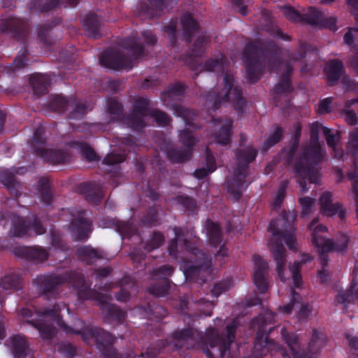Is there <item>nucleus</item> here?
<instances>
[{"label":"nucleus","instance_id":"f257e3e1","mask_svg":"<svg viewBox=\"0 0 358 358\" xmlns=\"http://www.w3.org/2000/svg\"><path fill=\"white\" fill-rule=\"evenodd\" d=\"M283 223V220L273 221L270 223L268 229L272 234V237L269 245L271 250H272L274 260L276 262V271L280 280L286 282L291 278L294 287H299L301 283V275L298 273L300 263L294 262L286 273H284L282 270L285 250L282 246L279 243L281 236L283 238L285 243L289 249L294 250L296 249V245L295 239L292 234V228H290L289 233L287 231L282 233V231L279 229L280 227L282 226Z\"/></svg>","mask_w":358,"mask_h":358},{"label":"nucleus","instance_id":"f03ea898","mask_svg":"<svg viewBox=\"0 0 358 358\" xmlns=\"http://www.w3.org/2000/svg\"><path fill=\"white\" fill-rule=\"evenodd\" d=\"M323 157V152L317 138L312 136L311 145L306 150L302 157L295 165V171L301 176L308 178L310 182L319 181V173L310 162L316 163Z\"/></svg>","mask_w":358,"mask_h":358},{"label":"nucleus","instance_id":"7ed1b4c3","mask_svg":"<svg viewBox=\"0 0 358 358\" xmlns=\"http://www.w3.org/2000/svg\"><path fill=\"white\" fill-rule=\"evenodd\" d=\"M308 227L311 231L312 242L317 248L319 252H327L333 250L343 252L347 248L349 239L346 235H341L336 243L333 244L329 240L326 239L323 235L327 229L320 224L317 219H314Z\"/></svg>","mask_w":358,"mask_h":358},{"label":"nucleus","instance_id":"20e7f679","mask_svg":"<svg viewBox=\"0 0 358 358\" xmlns=\"http://www.w3.org/2000/svg\"><path fill=\"white\" fill-rule=\"evenodd\" d=\"M273 318L274 315L272 313L266 312L264 317L261 316L257 320V325L259 329V332H258L253 350L254 358H260L267 355L270 350L277 348V345L274 342L270 341L267 336H264L260 332V331L264 330L266 324L271 322Z\"/></svg>","mask_w":358,"mask_h":358},{"label":"nucleus","instance_id":"39448f33","mask_svg":"<svg viewBox=\"0 0 358 358\" xmlns=\"http://www.w3.org/2000/svg\"><path fill=\"white\" fill-rule=\"evenodd\" d=\"M283 339L287 343L286 349H280L281 355L287 358H312V356L304 354L294 334H288L285 330L282 331Z\"/></svg>","mask_w":358,"mask_h":358},{"label":"nucleus","instance_id":"423d86ee","mask_svg":"<svg viewBox=\"0 0 358 358\" xmlns=\"http://www.w3.org/2000/svg\"><path fill=\"white\" fill-rule=\"evenodd\" d=\"M101 65L115 70L131 67V62L118 52H106L100 57Z\"/></svg>","mask_w":358,"mask_h":358},{"label":"nucleus","instance_id":"0eeeda50","mask_svg":"<svg viewBox=\"0 0 358 358\" xmlns=\"http://www.w3.org/2000/svg\"><path fill=\"white\" fill-rule=\"evenodd\" d=\"M303 20L311 24H319L327 27L331 30H335L336 29V19L334 17L331 16L329 17H326L324 13L313 8H310L303 14Z\"/></svg>","mask_w":358,"mask_h":358},{"label":"nucleus","instance_id":"6e6552de","mask_svg":"<svg viewBox=\"0 0 358 358\" xmlns=\"http://www.w3.org/2000/svg\"><path fill=\"white\" fill-rule=\"evenodd\" d=\"M180 138L187 147L184 150H172L169 152V155L170 158L176 162H182L187 159L191 156V149L193 145L196 142L195 138L193 137L192 134L188 131H182L180 134Z\"/></svg>","mask_w":358,"mask_h":358},{"label":"nucleus","instance_id":"1a4fd4ad","mask_svg":"<svg viewBox=\"0 0 358 358\" xmlns=\"http://www.w3.org/2000/svg\"><path fill=\"white\" fill-rule=\"evenodd\" d=\"M224 81L226 90L225 98L234 103L236 107L241 108L244 104V101L242 99L239 89L234 83L233 76L231 74H226L224 77Z\"/></svg>","mask_w":358,"mask_h":358},{"label":"nucleus","instance_id":"9d476101","mask_svg":"<svg viewBox=\"0 0 358 358\" xmlns=\"http://www.w3.org/2000/svg\"><path fill=\"white\" fill-rule=\"evenodd\" d=\"M255 273L254 282L261 292H264L268 289L267 282L264 277L263 271L267 268L266 264L258 256L253 257Z\"/></svg>","mask_w":358,"mask_h":358},{"label":"nucleus","instance_id":"9b49d317","mask_svg":"<svg viewBox=\"0 0 358 358\" xmlns=\"http://www.w3.org/2000/svg\"><path fill=\"white\" fill-rule=\"evenodd\" d=\"M331 194L326 192L320 198L321 208L323 213L328 216L339 215L343 217L341 207L338 203H332L331 202Z\"/></svg>","mask_w":358,"mask_h":358},{"label":"nucleus","instance_id":"f8f14e48","mask_svg":"<svg viewBox=\"0 0 358 358\" xmlns=\"http://www.w3.org/2000/svg\"><path fill=\"white\" fill-rule=\"evenodd\" d=\"M220 127L219 134L215 138L217 142L221 145H226L229 142L230 140V127L231 122L225 120L224 122L220 121L217 124Z\"/></svg>","mask_w":358,"mask_h":358},{"label":"nucleus","instance_id":"ddd939ff","mask_svg":"<svg viewBox=\"0 0 358 358\" xmlns=\"http://www.w3.org/2000/svg\"><path fill=\"white\" fill-rule=\"evenodd\" d=\"M10 349L15 357L22 356L26 349V342L21 336H15L10 339Z\"/></svg>","mask_w":358,"mask_h":358},{"label":"nucleus","instance_id":"4468645a","mask_svg":"<svg viewBox=\"0 0 358 358\" xmlns=\"http://www.w3.org/2000/svg\"><path fill=\"white\" fill-rule=\"evenodd\" d=\"M336 301L339 303H345L348 306L350 303L358 304V289L354 293L352 287L350 290H347L338 294Z\"/></svg>","mask_w":358,"mask_h":358},{"label":"nucleus","instance_id":"2eb2a0df","mask_svg":"<svg viewBox=\"0 0 358 358\" xmlns=\"http://www.w3.org/2000/svg\"><path fill=\"white\" fill-rule=\"evenodd\" d=\"M206 168H201L195 171L194 175L197 178L201 179L216 169L214 157L207 153L206 158Z\"/></svg>","mask_w":358,"mask_h":358},{"label":"nucleus","instance_id":"dca6fc26","mask_svg":"<svg viewBox=\"0 0 358 358\" xmlns=\"http://www.w3.org/2000/svg\"><path fill=\"white\" fill-rule=\"evenodd\" d=\"M342 70V63L338 60L330 62L326 66L325 71L330 81L338 78Z\"/></svg>","mask_w":358,"mask_h":358},{"label":"nucleus","instance_id":"f3484780","mask_svg":"<svg viewBox=\"0 0 358 358\" xmlns=\"http://www.w3.org/2000/svg\"><path fill=\"white\" fill-rule=\"evenodd\" d=\"M90 231V223L87 220H81L79 227L73 226V237L75 239H82L87 236Z\"/></svg>","mask_w":358,"mask_h":358},{"label":"nucleus","instance_id":"a211bd4d","mask_svg":"<svg viewBox=\"0 0 358 358\" xmlns=\"http://www.w3.org/2000/svg\"><path fill=\"white\" fill-rule=\"evenodd\" d=\"M65 306L64 304L59 306L57 305V308H54L53 310H45L43 315V317L46 320H50L55 322L59 327H62L64 329H67L66 327L64 325V324L60 321L59 318L58 313L61 311L62 308H64Z\"/></svg>","mask_w":358,"mask_h":358},{"label":"nucleus","instance_id":"6ab92c4d","mask_svg":"<svg viewBox=\"0 0 358 358\" xmlns=\"http://www.w3.org/2000/svg\"><path fill=\"white\" fill-rule=\"evenodd\" d=\"M78 253L80 256L85 258V260L87 259H93L96 257H100L98 252L90 246H84L80 248L78 250Z\"/></svg>","mask_w":358,"mask_h":358},{"label":"nucleus","instance_id":"aec40b11","mask_svg":"<svg viewBox=\"0 0 358 358\" xmlns=\"http://www.w3.org/2000/svg\"><path fill=\"white\" fill-rule=\"evenodd\" d=\"M60 152L59 151L52 149H45L42 153L41 156L48 160L53 162H59L62 160L59 157Z\"/></svg>","mask_w":358,"mask_h":358},{"label":"nucleus","instance_id":"412c9836","mask_svg":"<svg viewBox=\"0 0 358 358\" xmlns=\"http://www.w3.org/2000/svg\"><path fill=\"white\" fill-rule=\"evenodd\" d=\"M322 129L327 137L328 145L331 147H334L339 139L338 134L336 131L332 133L330 129L326 127H322Z\"/></svg>","mask_w":358,"mask_h":358},{"label":"nucleus","instance_id":"4be33fe9","mask_svg":"<svg viewBox=\"0 0 358 358\" xmlns=\"http://www.w3.org/2000/svg\"><path fill=\"white\" fill-rule=\"evenodd\" d=\"M218 343H220V341L218 338L217 332L215 329H211L206 336V345L210 348H214Z\"/></svg>","mask_w":358,"mask_h":358},{"label":"nucleus","instance_id":"5701e85b","mask_svg":"<svg viewBox=\"0 0 358 358\" xmlns=\"http://www.w3.org/2000/svg\"><path fill=\"white\" fill-rule=\"evenodd\" d=\"M46 78L43 75H34L31 77V85L33 88L36 90V89L43 88L46 85Z\"/></svg>","mask_w":358,"mask_h":358},{"label":"nucleus","instance_id":"b1692460","mask_svg":"<svg viewBox=\"0 0 358 358\" xmlns=\"http://www.w3.org/2000/svg\"><path fill=\"white\" fill-rule=\"evenodd\" d=\"M124 159V155H120L115 152H111L105 157L104 162L107 164L112 165L122 162Z\"/></svg>","mask_w":358,"mask_h":358},{"label":"nucleus","instance_id":"393cba45","mask_svg":"<svg viewBox=\"0 0 358 358\" xmlns=\"http://www.w3.org/2000/svg\"><path fill=\"white\" fill-rule=\"evenodd\" d=\"M181 23L183 27L187 30L194 29L196 27V23L189 13H187L183 16L181 20Z\"/></svg>","mask_w":358,"mask_h":358},{"label":"nucleus","instance_id":"a878e982","mask_svg":"<svg viewBox=\"0 0 358 358\" xmlns=\"http://www.w3.org/2000/svg\"><path fill=\"white\" fill-rule=\"evenodd\" d=\"M31 255L32 258L38 261H43L48 257L47 252L44 249L38 247L31 249Z\"/></svg>","mask_w":358,"mask_h":358},{"label":"nucleus","instance_id":"bb28decb","mask_svg":"<svg viewBox=\"0 0 358 358\" xmlns=\"http://www.w3.org/2000/svg\"><path fill=\"white\" fill-rule=\"evenodd\" d=\"M38 329L43 339L49 338L55 332L54 329L46 324H39Z\"/></svg>","mask_w":358,"mask_h":358},{"label":"nucleus","instance_id":"cd10ccee","mask_svg":"<svg viewBox=\"0 0 358 358\" xmlns=\"http://www.w3.org/2000/svg\"><path fill=\"white\" fill-rule=\"evenodd\" d=\"M174 113L176 115L182 117L185 122H188L189 119L194 115V113L180 106L175 108Z\"/></svg>","mask_w":358,"mask_h":358},{"label":"nucleus","instance_id":"c85d7f7f","mask_svg":"<svg viewBox=\"0 0 358 358\" xmlns=\"http://www.w3.org/2000/svg\"><path fill=\"white\" fill-rule=\"evenodd\" d=\"M282 11L285 17L289 20L298 21L301 19V17L297 12L290 7L282 8Z\"/></svg>","mask_w":358,"mask_h":358},{"label":"nucleus","instance_id":"c756f323","mask_svg":"<svg viewBox=\"0 0 358 358\" xmlns=\"http://www.w3.org/2000/svg\"><path fill=\"white\" fill-rule=\"evenodd\" d=\"M299 201L302 206L303 213H307L314 203L313 199L309 197H301Z\"/></svg>","mask_w":358,"mask_h":358},{"label":"nucleus","instance_id":"7c9ffc66","mask_svg":"<svg viewBox=\"0 0 358 358\" xmlns=\"http://www.w3.org/2000/svg\"><path fill=\"white\" fill-rule=\"evenodd\" d=\"M70 104H71V103H69L66 99L61 96H57L54 100L52 107L55 109H59L65 107L66 105L69 106Z\"/></svg>","mask_w":358,"mask_h":358},{"label":"nucleus","instance_id":"2f4dec72","mask_svg":"<svg viewBox=\"0 0 358 358\" xmlns=\"http://www.w3.org/2000/svg\"><path fill=\"white\" fill-rule=\"evenodd\" d=\"M155 120L161 124H166L169 122V119L168 116L163 112L156 111L154 113Z\"/></svg>","mask_w":358,"mask_h":358},{"label":"nucleus","instance_id":"473e14b6","mask_svg":"<svg viewBox=\"0 0 358 358\" xmlns=\"http://www.w3.org/2000/svg\"><path fill=\"white\" fill-rule=\"evenodd\" d=\"M176 238L175 242H173L169 248V252L173 255L175 252V245L176 247L178 245L182 246L184 244V240L182 239V236L176 232Z\"/></svg>","mask_w":358,"mask_h":358},{"label":"nucleus","instance_id":"72a5a7b5","mask_svg":"<svg viewBox=\"0 0 358 358\" xmlns=\"http://www.w3.org/2000/svg\"><path fill=\"white\" fill-rule=\"evenodd\" d=\"M332 100L330 98L323 100L320 105L319 110L320 113H327L331 109Z\"/></svg>","mask_w":358,"mask_h":358},{"label":"nucleus","instance_id":"f704fd0d","mask_svg":"<svg viewBox=\"0 0 358 358\" xmlns=\"http://www.w3.org/2000/svg\"><path fill=\"white\" fill-rule=\"evenodd\" d=\"M282 136V130L279 128H278L273 134L268 138V142L270 145H274L275 143H278Z\"/></svg>","mask_w":358,"mask_h":358},{"label":"nucleus","instance_id":"c9c22d12","mask_svg":"<svg viewBox=\"0 0 358 358\" xmlns=\"http://www.w3.org/2000/svg\"><path fill=\"white\" fill-rule=\"evenodd\" d=\"M355 34H358V29H351L344 36V41L346 43L350 44L352 43V36Z\"/></svg>","mask_w":358,"mask_h":358},{"label":"nucleus","instance_id":"e433bc0d","mask_svg":"<svg viewBox=\"0 0 358 358\" xmlns=\"http://www.w3.org/2000/svg\"><path fill=\"white\" fill-rule=\"evenodd\" d=\"M256 157V152L252 149L248 150V154L245 157H240L241 159H243L245 161V165L248 164L252 160H253Z\"/></svg>","mask_w":358,"mask_h":358},{"label":"nucleus","instance_id":"4c0bfd02","mask_svg":"<svg viewBox=\"0 0 358 358\" xmlns=\"http://www.w3.org/2000/svg\"><path fill=\"white\" fill-rule=\"evenodd\" d=\"M345 120L350 124H353L356 122L355 114L352 111H348L345 114Z\"/></svg>","mask_w":358,"mask_h":358},{"label":"nucleus","instance_id":"58836bf2","mask_svg":"<svg viewBox=\"0 0 358 358\" xmlns=\"http://www.w3.org/2000/svg\"><path fill=\"white\" fill-rule=\"evenodd\" d=\"M313 337L314 340L318 339V342H320V343H322L325 340L322 332L318 330H315L313 331Z\"/></svg>","mask_w":358,"mask_h":358},{"label":"nucleus","instance_id":"ea45409f","mask_svg":"<svg viewBox=\"0 0 358 358\" xmlns=\"http://www.w3.org/2000/svg\"><path fill=\"white\" fill-rule=\"evenodd\" d=\"M349 176L352 180L353 189H354L355 194L356 195V197L358 199V179L356 178H354L352 175H350Z\"/></svg>","mask_w":358,"mask_h":358},{"label":"nucleus","instance_id":"a19ab883","mask_svg":"<svg viewBox=\"0 0 358 358\" xmlns=\"http://www.w3.org/2000/svg\"><path fill=\"white\" fill-rule=\"evenodd\" d=\"M5 335L4 322L2 317L0 315V340L3 339Z\"/></svg>","mask_w":358,"mask_h":358},{"label":"nucleus","instance_id":"79ce46f5","mask_svg":"<svg viewBox=\"0 0 358 358\" xmlns=\"http://www.w3.org/2000/svg\"><path fill=\"white\" fill-rule=\"evenodd\" d=\"M208 70L216 71L220 69V63L217 61H212L209 64Z\"/></svg>","mask_w":358,"mask_h":358},{"label":"nucleus","instance_id":"37998d69","mask_svg":"<svg viewBox=\"0 0 358 358\" xmlns=\"http://www.w3.org/2000/svg\"><path fill=\"white\" fill-rule=\"evenodd\" d=\"M128 298H129V294H128L127 292H126L124 290H122L121 292V293L117 296V299L118 301H124L127 300Z\"/></svg>","mask_w":358,"mask_h":358},{"label":"nucleus","instance_id":"c03bdc74","mask_svg":"<svg viewBox=\"0 0 358 358\" xmlns=\"http://www.w3.org/2000/svg\"><path fill=\"white\" fill-rule=\"evenodd\" d=\"M147 105L148 102L144 99L139 101V106H138V108L141 110L140 113L144 114L143 111L145 110Z\"/></svg>","mask_w":358,"mask_h":358},{"label":"nucleus","instance_id":"a18cd8bd","mask_svg":"<svg viewBox=\"0 0 358 358\" xmlns=\"http://www.w3.org/2000/svg\"><path fill=\"white\" fill-rule=\"evenodd\" d=\"M311 313V307L307 305L306 306L303 307L301 310V313L303 316L307 317Z\"/></svg>","mask_w":358,"mask_h":358},{"label":"nucleus","instance_id":"49530a36","mask_svg":"<svg viewBox=\"0 0 358 358\" xmlns=\"http://www.w3.org/2000/svg\"><path fill=\"white\" fill-rule=\"evenodd\" d=\"M351 145L355 146V147L358 146V137H357L356 136H353V135L351 136V138L349 142L348 146L350 147Z\"/></svg>","mask_w":358,"mask_h":358},{"label":"nucleus","instance_id":"de8ad7c7","mask_svg":"<svg viewBox=\"0 0 358 358\" xmlns=\"http://www.w3.org/2000/svg\"><path fill=\"white\" fill-rule=\"evenodd\" d=\"M350 344L353 348H357L358 347V338L356 337H350L349 338Z\"/></svg>","mask_w":358,"mask_h":358},{"label":"nucleus","instance_id":"09e8293b","mask_svg":"<svg viewBox=\"0 0 358 358\" xmlns=\"http://www.w3.org/2000/svg\"><path fill=\"white\" fill-rule=\"evenodd\" d=\"M234 327H235L234 325L227 327L228 341L229 342L231 341V338L233 337V330H234Z\"/></svg>","mask_w":358,"mask_h":358},{"label":"nucleus","instance_id":"8fccbe9b","mask_svg":"<svg viewBox=\"0 0 358 358\" xmlns=\"http://www.w3.org/2000/svg\"><path fill=\"white\" fill-rule=\"evenodd\" d=\"M145 37L147 38L148 42L154 43L155 41V37L152 35L151 32H146L144 34Z\"/></svg>","mask_w":358,"mask_h":358},{"label":"nucleus","instance_id":"3c124183","mask_svg":"<svg viewBox=\"0 0 358 358\" xmlns=\"http://www.w3.org/2000/svg\"><path fill=\"white\" fill-rule=\"evenodd\" d=\"M294 303H290V304H288L287 306H285L283 308H282V312L284 313H289L291 312V310H292V306H294Z\"/></svg>","mask_w":358,"mask_h":358},{"label":"nucleus","instance_id":"603ef678","mask_svg":"<svg viewBox=\"0 0 358 358\" xmlns=\"http://www.w3.org/2000/svg\"><path fill=\"white\" fill-rule=\"evenodd\" d=\"M34 231L37 234H41L45 231L43 227L39 224H36L34 226Z\"/></svg>","mask_w":358,"mask_h":358},{"label":"nucleus","instance_id":"864d4df0","mask_svg":"<svg viewBox=\"0 0 358 358\" xmlns=\"http://www.w3.org/2000/svg\"><path fill=\"white\" fill-rule=\"evenodd\" d=\"M131 47H130V48H131V49H134V52H138V50L141 49V47H139V46L137 45L136 42V41H134V39H132V40H131Z\"/></svg>","mask_w":358,"mask_h":358},{"label":"nucleus","instance_id":"5fc2aeb1","mask_svg":"<svg viewBox=\"0 0 358 358\" xmlns=\"http://www.w3.org/2000/svg\"><path fill=\"white\" fill-rule=\"evenodd\" d=\"M348 3L358 10V0H348Z\"/></svg>","mask_w":358,"mask_h":358},{"label":"nucleus","instance_id":"6e6d98bb","mask_svg":"<svg viewBox=\"0 0 358 358\" xmlns=\"http://www.w3.org/2000/svg\"><path fill=\"white\" fill-rule=\"evenodd\" d=\"M318 278H320V280L322 282H325L326 281V274H325V272L324 271L320 272L319 274H318Z\"/></svg>","mask_w":358,"mask_h":358},{"label":"nucleus","instance_id":"4d7b16f0","mask_svg":"<svg viewBox=\"0 0 358 358\" xmlns=\"http://www.w3.org/2000/svg\"><path fill=\"white\" fill-rule=\"evenodd\" d=\"M155 240L159 243H161L163 241V236L161 234H157L155 236Z\"/></svg>","mask_w":358,"mask_h":358},{"label":"nucleus","instance_id":"13d9d810","mask_svg":"<svg viewBox=\"0 0 358 358\" xmlns=\"http://www.w3.org/2000/svg\"><path fill=\"white\" fill-rule=\"evenodd\" d=\"M15 63L16 64L17 68L22 67L24 65V62L22 60H20L19 59H17L15 61Z\"/></svg>","mask_w":358,"mask_h":358},{"label":"nucleus","instance_id":"bf43d9fd","mask_svg":"<svg viewBox=\"0 0 358 358\" xmlns=\"http://www.w3.org/2000/svg\"><path fill=\"white\" fill-rule=\"evenodd\" d=\"M227 254V249L224 247H222L218 252V255H220L222 256H224Z\"/></svg>","mask_w":358,"mask_h":358},{"label":"nucleus","instance_id":"052dcab7","mask_svg":"<svg viewBox=\"0 0 358 358\" xmlns=\"http://www.w3.org/2000/svg\"><path fill=\"white\" fill-rule=\"evenodd\" d=\"M291 294H292V301H296V298L299 299V296H296V294L292 291V288H291Z\"/></svg>","mask_w":358,"mask_h":358},{"label":"nucleus","instance_id":"680f3d73","mask_svg":"<svg viewBox=\"0 0 358 358\" xmlns=\"http://www.w3.org/2000/svg\"><path fill=\"white\" fill-rule=\"evenodd\" d=\"M282 197H283L282 193H280L278 195L277 199H276L277 204H279L281 202Z\"/></svg>","mask_w":358,"mask_h":358},{"label":"nucleus","instance_id":"e2e57ef3","mask_svg":"<svg viewBox=\"0 0 358 358\" xmlns=\"http://www.w3.org/2000/svg\"><path fill=\"white\" fill-rule=\"evenodd\" d=\"M220 348H223V352H221V357H224L225 355L226 346L222 345Z\"/></svg>","mask_w":358,"mask_h":358},{"label":"nucleus","instance_id":"0e129e2a","mask_svg":"<svg viewBox=\"0 0 358 358\" xmlns=\"http://www.w3.org/2000/svg\"><path fill=\"white\" fill-rule=\"evenodd\" d=\"M94 154L92 152H90V158L91 160H93L94 159Z\"/></svg>","mask_w":358,"mask_h":358},{"label":"nucleus","instance_id":"69168bd1","mask_svg":"<svg viewBox=\"0 0 358 358\" xmlns=\"http://www.w3.org/2000/svg\"><path fill=\"white\" fill-rule=\"evenodd\" d=\"M24 233V231L21 232V231H15V234L16 236H20L21 235H22V234Z\"/></svg>","mask_w":358,"mask_h":358},{"label":"nucleus","instance_id":"338daca9","mask_svg":"<svg viewBox=\"0 0 358 358\" xmlns=\"http://www.w3.org/2000/svg\"><path fill=\"white\" fill-rule=\"evenodd\" d=\"M213 228H215L216 233L218 231V227L215 224H212Z\"/></svg>","mask_w":358,"mask_h":358},{"label":"nucleus","instance_id":"774afa93","mask_svg":"<svg viewBox=\"0 0 358 358\" xmlns=\"http://www.w3.org/2000/svg\"><path fill=\"white\" fill-rule=\"evenodd\" d=\"M173 31L174 30L173 29H168L167 32L169 33V35H171L173 34Z\"/></svg>","mask_w":358,"mask_h":358}]
</instances>
